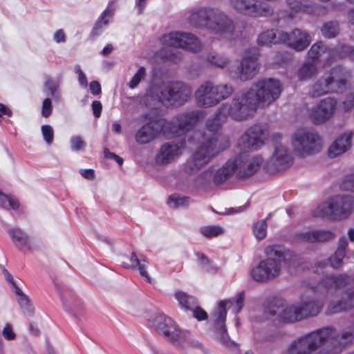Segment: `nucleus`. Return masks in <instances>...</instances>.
Returning <instances> with one entry per match:
<instances>
[{"label":"nucleus","instance_id":"obj_1","mask_svg":"<svg viewBox=\"0 0 354 354\" xmlns=\"http://www.w3.org/2000/svg\"><path fill=\"white\" fill-rule=\"evenodd\" d=\"M264 129L261 124L249 128L238 141V147L243 152L229 159L216 171L214 182L220 185L230 179L234 174L239 179H245L254 175L263 162L261 156H249L245 153L257 150L263 145Z\"/></svg>","mask_w":354,"mask_h":354},{"label":"nucleus","instance_id":"obj_2","mask_svg":"<svg viewBox=\"0 0 354 354\" xmlns=\"http://www.w3.org/2000/svg\"><path fill=\"white\" fill-rule=\"evenodd\" d=\"M223 109L220 106L207 120L204 131L194 132V139L196 141L198 147L185 165L186 173H196L207 165L216 154L229 147L228 140L218 133V131L227 118Z\"/></svg>","mask_w":354,"mask_h":354},{"label":"nucleus","instance_id":"obj_3","mask_svg":"<svg viewBox=\"0 0 354 354\" xmlns=\"http://www.w3.org/2000/svg\"><path fill=\"white\" fill-rule=\"evenodd\" d=\"M192 26L205 29L218 38L232 36L235 30L232 19L224 11L211 7H202L192 10L188 17Z\"/></svg>","mask_w":354,"mask_h":354},{"label":"nucleus","instance_id":"obj_4","mask_svg":"<svg viewBox=\"0 0 354 354\" xmlns=\"http://www.w3.org/2000/svg\"><path fill=\"white\" fill-rule=\"evenodd\" d=\"M267 258L261 260L250 272L252 279L260 283H266L277 278L281 271V263L287 262L293 256L291 251L282 245H268L265 249Z\"/></svg>","mask_w":354,"mask_h":354},{"label":"nucleus","instance_id":"obj_5","mask_svg":"<svg viewBox=\"0 0 354 354\" xmlns=\"http://www.w3.org/2000/svg\"><path fill=\"white\" fill-rule=\"evenodd\" d=\"M192 88L190 85L181 81L169 82L161 86L151 85L146 93L147 101L161 102L171 105L182 106L190 98Z\"/></svg>","mask_w":354,"mask_h":354},{"label":"nucleus","instance_id":"obj_6","mask_svg":"<svg viewBox=\"0 0 354 354\" xmlns=\"http://www.w3.org/2000/svg\"><path fill=\"white\" fill-rule=\"evenodd\" d=\"M335 334V329L332 326L310 332L292 343L288 350L289 354H311L329 340L333 346L331 351H333L335 345L339 346V342L342 341L341 335Z\"/></svg>","mask_w":354,"mask_h":354},{"label":"nucleus","instance_id":"obj_7","mask_svg":"<svg viewBox=\"0 0 354 354\" xmlns=\"http://www.w3.org/2000/svg\"><path fill=\"white\" fill-rule=\"evenodd\" d=\"M245 300V292L243 291L239 292L233 300H223L218 303L216 310L213 313L214 317V330L216 337L224 346L232 347L236 346V343L231 340L227 333L225 328V319L227 315V308H233V312L238 314L243 308Z\"/></svg>","mask_w":354,"mask_h":354},{"label":"nucleus","instance_id":"obj_8","mask_svg":"<svg viewBox=\"0 0 354 354\" xmlns=\"http://www.w3.org/2000/svg\"><path fill=\"white\" fill-rule=\"evenodd\" d=\"M146 317L149 326L166 341L180 345L187 340L189 333L180 330L174 320L165 314L156 311Z\"/></svg>","mask_w":354,"mask_h":354},{"label":"nucleus","instance_id":"obj_9","mask_svg":"<svg viewBox=\"0 0 354 354\" xmlns=\"http://www.w3.org/2000/svg\"><path fill=\"white\" fill-rule=\"evenodd\" d=\"M353 209V196L337 195L319 204L313 211V215L333 220L343 219L348 217Z\"/></svg>","mask_w":354,"mask_h":354},{"label":"nucleus","instance_id":"obj_10","mask_svg":"<svg viewBox=\"0 0 354 354\" xmlns=\"http://www.w3.org/2000/svg\"><path fill=\"white\" fill-rule=\"evenodd\" d=\"M346 71L342 66L333 68L322 75L312 86L310 94L313 97L329 93L342 92L346 88Z\"/></svg>","mask_w":354,"mask_h":354},{"label":"nucleus","instance_id":"obj_11","mask_svg":"<svg viewBox=\"0 0 354 354\" xmlns=\"http://www.w3.org/2000/svg\"><path fill=\"white\" fill-rule=\"evenodd\" d=\"M234 91L230 84L214 85L212 82L206 81L196 91V102L199 107H212L231 96Z\"/></svg>","mask_w":354,"mask_h":354},{"label":"nucleus","instance_id":"obj_12","mask_svg":"<svg viewBox=\"0 0 354 354\" xmlns=\"http://www.w3.org/2000/svg\"><path fill=\"white\" fill-rule=\"evenodd\" d=\"M221 107L224 108L223 111L227 117L230 116L236 121H243L252 117L259 106L256 102V98L248 89L236 94L230 104H223Z\"/></svg>","mask_w":354,"mask_h":354},{"label":"nucleus","instance_id":"obj_13","mask_svg":"<svg viewBox=\"0 0 354 354\" xmlns=\"http://www.w3.org/2000/svg\"><path fill=\"white\" fill-rule=\"evenodd\" d=\"M291 144L295 155L300 158L313 156L322 149L321 137L315 131L301 128L291 137Z\"/></svg>","mask_w":354,"mask_h":354},{"label":"nucleus","instance_id":"obj_14","mask_svg":"<svg viewBox=\"0 0 354 354\" xmlns=\"http://www.w3.org/2000/svg\"><path fill=\"white\" fill-rule=\"evenodd\" d=\"M204 117L202 111L195 110L180 113L171 121L160 118L159 124L165 126V136L168 138L181 136L187 133Z\"/></svg>","mask_w":354,"mask_h":354},{"label":"nucleus","instance_id":"obj_15","mask_svg":"<svg viewBox=\"0 0 354 354\" xmlns=\"http://www.w3.org/2000/svg\"><path fill=\"white\" fill-rule=\"evenodd\" d=\"M258 106L269 105L279 98L282 86L278 80L266 78L254 82L249 88Z\"/></svg>","mask_w":354,"mask_h":354},{"label":"nucleus","instance_id":"obj_16","mask_svg":"<svg viewBox=\"0 0 354 354\" xmlns=\"http://www.w3.org/2000/svg\"><path fill=\"white\" fill-rule=\"evenodd\" d=\"M161 41L165 46L180 48L194 53L199 51L201 48L198 38L187 32H171L163 35Z\"/></svg>","mask_w":354,"mask_h":354},{"label":"nucleus","instance_id":"obj_17","mask_svg":"<svg viewBox=\"0 0 354 354\" xmlns=\"http://www.w3.org/2000/svg\"><path fill=\"white\" fill-rule=\"evenodd\" d=\"M281 136L276 133L272 136L274 150L272 157L266 165L268 171L274 172L289 167L292 162V157L287 147L279 142Z\"/></svg>","mask_w":354,"mask_h":354},{"label":"nucleus","instance_id":"obj_18","mask_svg":"<svg viewBox=\"0 0 354 354\" xmlns=\"http://www.w3.org/2000/svg\"><path fill=\"white\" fill-rule=\"evenodd\" d=\"M258 50L256 48L248 49L244 52L237 73L241 81L252 79L258 73Z\"/></svg>","mask_w":354,"mask_h":354},{"label":"nucleus","instance_id":"obj_19","mask_svg":"<svg viewBox=\"0 0 354 354\" xmlns=\"http://www.w3.org/2000/svg\"><path fill=\"white\" fill-rule=\"evenodd\" d=\"M281 306H282V301L276 300L265 313L272 317L277 316L280 321L285 322H295L302 319L298 303L284 308H281Z\"/></svg>","mask_w":354,"mask_h":354},{"label":"nucleus","instance_id":"obj_20","mask_svg":"<svg viewBox=\"0 0 354 354\" xmlns=\"http://www.w3.org/2000/svg\"><path fill=\"white\" fill-rule=\"evenodd\" d=\"M279 40L296 51H302L309 46L311 37L308 32L295 28L290 32H280Z\"/></svg>","mask_w":354,"mask_h":354},{"label":"nucleus","instance_id":"obj_21","mask_svg":"<svg viewBox=\"0 0 354 354\" xmlns=\"http://www.w3.org/2000/svg\"><path fill=\"white\" fill-rule=\"evenodd\" d=\"M337 101L334 97H328L320 101L310 112V118L315 124H322L328 120L335 113Z\"/></svg>","mask_w":354,"mask_h":354},{"label":"nucleus","instance_id":"obj_22","mask_svg":"<svg viewBox=\"0 0 354 354\" xmlns=\"http://www.w3.org/2000/svg\"><path fill=\"white\" fill-rule=\"evenodd\" d=\"M160 118L149 121L142 126L136 135V140L140 144H146L152 140L159 133L165 136V126L159 124Z\"/></svg>","mask_w":354,"mask_h":354},{"label":"nucleus","instance_id":"obj_23","mask_svg":"<svg viewBox=\"0 0 354 354\" xmlns=\"http://www.w3.org/2000/svg\"><path fill=\"white\" fill-rule=\"evenodd\" d=\"M350 281V277L346 274H326L320 281L319 286L324 288L328 293L337 289L344 288Z\"/></svg>","mask_w":354,"mask_h":354},{"label":"nucleus","instance_id":"obj_24","mask_svg":"<svg viewBox=\"0 0 354 354\" xmlns=\"http://www.w3.org/2000/svg\"><path fill=\"white\" fill-rule=\"evenodd\" d=\"M185 142H181L180 146L175 143L164 144L159 153L156 155V162L158 165H166L171 162L175 158L181 153L180 148L183 147Z\"/></svg>","mask_w":354,"mask_h":354},{"label":"nucleus","instance_id":"obj_25","mask_svg":"<svg viewBox=\"0 0 354 354\" xmlns=\"http://www.w3.org/2000/svg\"><path fill=\"white\" fill-rule=\"evenodd\" d=\"M302 319L317 316L323 308V303L310 297L302 296L298 302Z\"/></svg>","mask_w":354,"mask_h":354},{"label":"nucleus","instance_id":"obj_26","mask_svg":"<svg viewBox=\"0 0 354 354\" xmlns=\"http://www.w3.org/2000/svg\"><path fill=\"white\" fill-rule=\"evenodd\" d=\"M7 232L19 250L24 252L32 251L31 239L25 232L19 228H12Z\"/></svg>","mask_w":354,"mask_h":354},{"label":"nucleus","instance_id":"obj_27","mask_svg":"<svg viewBox=\"0 0 354 354\" xmlns=\"http://www.w3.org/2000/svg\"><path fill=\"white\" fill-rule=\"evenodd\" d=\"M352 136L353 133L349 132L338 137L329 147L328 156L334 158L347 151L351 146Z\"/></svg>","mask_w":354,"mask_h":354},{"label":"nucleus","instance_id":"obj_28","mask_svg":"<svg viewBox=\"0 0 354 354\" xmlns=\"http://www.w3.org/2000/svg\"><path fill=\"white\" fill-rule=\"evenodd\" d=\"M353 308H354V287L346 290L342 294L341 299L336 303H332L327 310L328 313L334 314Z\"/></svg>","mask_w":354,"mask_h":354},{"label":"nucleus","instance_id":"obj_29","mask_svg":"<svg viewBox=\"0 0 354 354\" xmlns=\"http://www.w3.org/2000/svg\"><path fill=\"white\" fill-rule=\"evenodd\" d=\"M335 237V233L326 230L309 231L299 234L300 240L310 243L326 242Z\"/></svg>","mask_w":354,"mask_h":354},{"label":"nucleus","instance_id":"obj_30","mask_svg":"<svg viewBox=\"0 0 354 354\" xmlns=\"http://www.w3.org/2000/svg\"><path fill=\"white\" fill-rule=\"evenodd\" d=\"M308 55L314 63V62L319 61L322 59H328L330 55V52L322 41H318L311 46L308 52Z\"/></svg>","mask_w":354,"mask_h":354},{"label":"nucleus","instance_id":"obj_31","mask_svg":"<svg viewBox=\"0 0 354 354\" xmlns=\"http://www.w3.org/2000/svg\"><path fill=\"white\" fill-rule=\"evenodd\" d=\"M113 12L114 10L111 9L110 5H109L94 24L91 32L93 36H97L102 32L103 28L109 24V19L113 15Z\"/></svg>","mask_w":354,"mask_h":354},{"label":"nucleus","instance_id":"obj_32","mask_svg":"<svg viewBox=\"0 0 354 354\" xmlns=\"http://www.w3.org/2000/svg\"><path fill=\"white\" fill-rule=\"evenodd\" d=\"M277 30L268 29L260 33L257 38V43L260 46H269L277 43H281L279 40V33L277 36Z\"/></svg>","mask_w":354,"mask_h":354},{"label":"nucleus","instance_id":"obj_33","mask_svg":"<svg viewBox=\"0 0 354 354\" xmlns=\"http://www.w3.org/2000/svg\"><path fill=\"white\" fill-rule=\"evenodd\" d=\"M286 3L291 13L314 12L313 6L302 0H286Z\"/></svg>","mask_w":354,"mask_h":354},{"label":"nucleus","instance_id":"obj_34","mask_svg":"<svg viewBox=\"0 0 354 354\" xmlns=\"http://www.w3.org/2000/svg\"><path fill=\"white\" fill-rule=\"evenodd\" d=\"M317 73V68L313 62H306L297 70V74L300 81L310 79Z\"/></svg>","mask_w":354,"mask_h":354},{"label":"nucleus","instance_id":"obj_35","mask_svg":"<svg viewBox=\"0 0 354 354\" xmlns=\"http://www.w3.org/2000/svg\"><path fill=\"white\" fill-rule=\"evenodd\" d=\"M174 297L179 305L185 310H192L197 304V301L195 297L187 295L183 291H177Z\"/></svg>","mask_w":354,"mask_h":354},{"label":"nucleus","instance_id":"obj_36","mask_svg":"<svg viewBox=\"0 0 354 354\" xmlns=\"http://www.w3.org/2000/svg\"><path fill=\"white\" fill-rule=\"evenodd\" d=\"M339 32V25L337 21L325 22L321 28L322 35L328 39L334 38Z\"/></svg>","mask_w":354,"mask_h":354},{"label":"nucleus","instance_id":"obj_37","mask_svg":"<svg viewBox=\"0 0 354 354\" xmlns=\"http://www.w3.org/2000/svg\"><path fill=\"white\" fill-rule=\"evenodd\" d=\"M216 171L214 173L212 169H208L203 171L198 176L195 180L196 185L203 189H207L209 187L212 182H214V176Z\"/></svg>","mask_w":354,"mask_h":354},{"label":"nucleus","instance_id":"obj_38","mask_svg":"<svg viewBox=\"0 0 354 354\" xmlns=\"http://www.w3.org/2000/svg\"><path fill=\"white\" fill-rule=\"evenodd\" d=\"M131 264L127 266L131 267L133 269H138L140 275L145 278L148 282H151V278L149 276L146 266L145 264V260H140L135 252H132L131 256Z\"/></svg>","mask_w":354,"mask_h":354},{"label":"nucleus","instance_id":"obj_39","mask_svg":"<svg viewBox=\"0 0 354 354\" xmlns=\"http://www.w3.org/2000/svg\"><path fill=\"white\" fill-rule=\"evenodd\" d=\"M340 187L343 190L354 193V172L346 176L341 183ZM348 237L351 242H354V227L348 231Z\"/></svg>","mask_w":354,"mask_h":354},{"label":"nucleus","instance_id":"obj_40","mask_svg":"<svg viewBox=\"0 0 354 354\" xmlns=\"http://www.w3.org/2000/svg\"><path fill=\"white\" fill-rule=\"evenodd\" d=\"M268 224L266 219L261 220L254 223L252 227V232L258 240H263L267 234Z\"/></svg>","mask_w":354,"mask_h":354},{"label":"nucleus","instance_id":"obj_41","mask_svg":"<svg viewBox=\"0 0 354 354\" xmlns=\"http://www.w3.org/2000/svg\"><path fill=\"white\" fill-rule=\"evenodd\" d=\"M207 61L214 66L224 68L229 64V59L217 53H209L207 57Z\"/></svg>","mask_w":354,"mask_h":354},{"label":"nucleus","instance_id":"obj_42","mask_svg":"<svg viewBox=\"0 0 354 354\" xmlns=\"http://www.w3.org/2000/svg\"><path fill=\"white\" fill-rule=\"evenodd\" d=\"M189 198L187 196H181L178 194L171 195L167 201V204L170 207L178 208L180 207L187 206L189 204Z\"/></svg>","mask_w":354,"mask_h":354},{"label":"nucleus","instance_id":"obj_43","mask_svg":"<svg viewBox=\"0 0 354 354\" xmlns=\"http://www.w3.org/2000/svg\"><path fill=\"white\" fill-rule=\"evenodd\" d=\"M0 206L5 209L10 207L13 209H17L19 206V203L17 199L7 196L0 192Z\"/></svg>","mask_w":354,"mask_h":354},{"label":"nucleus","instance_id":"obj_44","mask_svg":"<svg viewBox=\"0 0 354 354\" xmlns=\"http://www.w3.org/2000/svg\"><path fill=\"white\" fill-rule=\"evenodd\" d=\"M201 233L207 238H212L221 234L223 229L218 225H209L202 227L200 229Z\"/></svg>","mask_w":354,"mask_h":354},{"label":"nucleus","instance_id":"obj_45","mask_svg":"<svg viewBox=\"0 0 354 354\" xmlns=\"http://www.w3.org/2000/svg\"><path fill=\"white\" fill-rule=\"evenodd\" d=\"M17 299L24 313L28 316H32L34 313V308L32 306L28 297L26 295H21V297H18Z\"/></svg>","mask_w":354,"mask_h":354},{"label":"nucleus","instance_id":"obj_46","mask_svg":"<svg viewBox=\"0 0 354 354\" xmlns=\"http://www.w3.org/2000/svg\"><path fill=\"white\" fill-rule=\"evenodd\" d=\"M345 255L346 254H342L341 252H335L328 259L331 267L335 269H339L343 265V259Z\"/></svg>","mask_w":354,"mask_h":354},{"label":"nucleus","instance_id":"obj_47","mask_svg":"<svg viewBox=\"0 0 354 354\" xmlns=\"http://www.w3.org/2000/svg\"><path fill=\"white\" fill-rule=\"evenodd\" d=\"M146 75V69L145 67L141 66L139 68L136 73L133 75L131 80L129 83V86L131 88H135L140 82V81Z\"/></svg>","mask_w":354,"mask_h":354},{"label":"nucleus","instance_id":"obj_48","mask_svg":"<svg viewBox=\"0 0 354 354\" xmlns=\"http://www.w3.org/2000/svg\"><path fill=\"white\" fill-rule=\"evenodd\" d=\"M41 130L44 140L48 145H51L54 138V131L52 127L48 124H44L41 126Z\"/></svg>","mask_w":354,"mask_h":354},{"label":"nucleus","instance_id":"obj_49","mask_svg":"<svg viewBox=\"0 0 354 354\" xmlns=\"http://www.w3.org/2000/svg\"><path fill=\"white\" fill-rule=\"evenodd\" d=\"M44 86L49 91L52 97L56 100H59V93L57 91L58 84L56 82L50 79H48L45 82Z\"/></svg>","mask_w":354,"mask_h":354},{"label":"nucleus","instance_id":"obj_50","mask_svg":"<svg viewBox=\"0 0 354 354\" xmlns=\"http://www.w3.org/2000/svg\"><path fill=\"white\" fill-rule=\"evenodd\" d=\"M198 258V263L204 270L207 272L214 270L213 266L212 265L211 261L202 253L197 254Z\"/></svg>","mask_w":354,"mask_h":354},{"label":"nucleus","instance_id":"obj_51","mask_svg":"<svg viewBox=\"0 0 354 354\" xmlns=\"http://www.w3.org/2000/svg\"><path fill=\"white\" fill-rule=\"evenodd\" d=\"M70 142L71 147L73 151H80L86 146L85 142L80 136L72 137L70 140Z\"/></svg>","mask_w":354,"mask_h":354},{"label":"nucleus","instance_id":"obj_52","mask_svg":"<svg viewBox=\"0 0 354 354\" xmlns=\"http://www.w3.org/2000/svg\"><path fill=\"white\" fill-rule=\"evenodd\" d=\"M53 106L51 100L48 97L44 100L41 108V115L44 118H48L52 113Z\"/></svg>","mask_w":354,"mask_h":354},{"label":"nucleus","instance_id":"obj_53","mask_svg":"<svg viewBox=\"0 0 354 354\" xmlns=\"http://www.w3.org/2000/svg\"><path fill=\"white\" fill-rule=\"evenodd\" d=\"M191 311L193 313V316L199 321L205 320L207 318V313L203 309L198 307V304Z\"/></svg>","mask_w":354,"mask_h":354},{"label":"nucleus","instance_id":"obj_54","mask_svg":"<svg viewBox=\"0 0 354 354\" xmlns=\"http://www.w3.org/2000/svg\"><path fill=\"white\" fill-rule=\"evenodd\" d=\"M344 109L346 111H351L354 107V92L346 95V99L343 102Z\"/></svg>","mask_w":354,"mask_h":354},{"label":"nucleus","instance_id":"obj_55","mask_svg":"<svg viewBox=\"0 0 354 354\" xmlns=\"http://www.w3.org/2000/svg\"><path fill=\"white\" fill-rule=\"evenodd\" d=\"M348 344L347 340L339 341V346L335 345V349L333 351H325L324 350L321 351L317 354H339L342 349Z\"/></svg>","mask_w":354,"mask_h":354},{"label":"nucleus","instance_id":"obj_56","mask_svg":"<svg viewBox=\"0 0 354 354\" xmlns=\"http://www.w3.org/2000/svg\"><path fill=\"white\" fill-rule=\"evenodd\" d=\"M3 336L8 340H12L15 337V334L12 331V326L7 324L2 331Z\"/></svg>","mask_w":354,"mask_h":354},{"label":"nucleus","instance_id":"obj_57","mask_svg":"<svg viewBox=\"0 0 354 354\" xmlns=\"http://www.w3.org/2000/svg\"><path fill=\"white\" fill-rule=\"evenodd\" d=\"M352 322H353V328H352V330H350V331H344L340 335H341V339H342V341L347 340L348 341V344H349L351 342L352 338L354 337V315L353 316Z\"/></svg>","mask_w":354,"mask_h":354},{"label":"nucleus","instance_id":"obj_58","mask_svg":"<svg viewBox=\"0 0 354 354\" xmlns=\"http://www.w3.org/2000/svg\"><path fill=\"white\" fill-rule=\"evenodd\" d=\"M90 91L93 95H100L102 92L100 84L95 80L90 82Z\"/></svg>","mask_w":354,"mask_h":354},{"label":"nucleus","instance_id":"obj_59","mask_svg":"<svg viewBox=\"0 0 354 354\" xmlns=\"http://www.w3.org/2000/svg\"><path fill=\"white\" fill-rule=\"evenodd\" d=\"M92 110L93 115L95 118H99L101 115L102 105L100 101L95 100L92 103Z\"/></svg>","mask_w":354,"mask_h":354},{"label":"nucleus","instance_id":"obj_60","mask_svg":"<svg viewBox=\"0 0 354 354\" xmlns=\"http://www.w3.org/2000/svg\"><path fill=\"white\" fill-rule=\"evenodd\" d=\"M348 241L346 237H341L339 240V245L335 252H341L342 254H346V248L348 247Z\"/></svg>","mask_w":354,"mask_h":354},{"label":"nucleus","instance_id":"obj_61","mask_svg":"<svg viewBox=\"0 0 354 354\" xmlns=\"http://www.w3.org/2000/svg\"><path fill=\"white\" fill-rule=\"evenodd\" d=\"M80 174L84 178L88 180H92L95 178V172L93 169H81Z\"/></svg>","mask_w":354,"mask_h":354},{"label":"nucleus","instance_id":"obj_62","mask_svg":"<svg viewBox=\"0 0 354 354\" xmlns=\"http://www.w3.org/2000/svg\"><path fill=\"white\" fill-rule=\"evenodd\" d=\"M169 59L175 63H177L181 59V56L179 55V51L176 49L171 50V55L169 56Z\"/></svg>","mask_w":354,"mask_h":354},{"label":"nucleus","instance_id":"obj_63","mask_svg":"<svg viewBox=\"0 0 354 354\" xmlns=\"http://www.w3.org/2000/svg\"><path fill=\"white\" fill-rule=\"evenodd\" d=\"M54 39L57 43L65 41V35L62 30L60 29L55 32L54 35Z\"/></svg>","mask_w":354,"mask_h":354},{"label":"nucleus","instance_id":"obj_64","mask_svg":"<svg viewBox=\"0 0 354 354\" xmlns=\"http://www.w3.org/2000/svg\"><path fill=\"white\" fill-rule=\"evenodd\" d=\"M147 0H136V6L138 10L139 15L143 12V10L147 6Z\"/></svg>","mask_w":354,"mask_h":354}]
</instances>
